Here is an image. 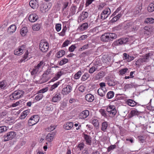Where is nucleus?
<instances>
[{
  "mask_svg": "<svg viewBox=\"0 0 154 154\" xmlns=\"http://www.w3.org/2000/svg\"><path fill=\"white\" fill-rule=\"evenodd\" d=\"M56 31L58 32L60 31L61 29V25L60 24H57L56 25Z\"/></svg>",
  "mask_w": 154,
  "mask_h": 154,
  "instance_id": "obj_59",
  "label": "nucleus"
},
{
  "mask_svg": "<svg viewBox=\"0 0 154 154\" xmlns=\"http://www.w3.org/2000/svg\"><path fill=\"white\" fill-rule=\"evenodd\" d=\"M101 88H99L97 91V93L101 97H103L105 96V92L102 91Z\"/></svg>",
  "mask_w": 154,
  "mask_h": 154,
  "instance_id": "obj_46",
  "label": "nucleus"
},
{
  "mask_svg": "<svg viewBox=\"0 0 154 154\" xmlns=\"http://www.w3.org/2000/svg\"><path fill=\"white\" fill-rule=\"evenodd\" d=\"M142 60H141V58H140L136 61L135 64L138 67H139L142 65Z\"/></svg>",
  "mask_w": 154,
  "mask_h": 154,
  "instance_id": "obj_51",
  "label": "nucleus"
},
{
  "mask_svg": "<svg viewBox=\"0 0 154 154\" xmlns=\"http://www.w3.org/2000/svg\"><path fill=\"white\" fill-rule=\"evenodd\" d=\"M106 82L107 83L108 85L110 86H114L119 84V82L115 81L112 78L109 77L106 78Z\"/></svg>",
  "mask_w": 154,
  "mask_h": 154,
  "instance_id": "obj_8",
  "label": "nucleus"
},
{
  "mask_svg": "<svg viewBox=\"0 0 154 154\" xmlns=\"http://www.w3.org/2000/svg\"><path fill=\"white\" fill-rule=\"evenodd\" d=\"M68 62V60L67 59L64 58L61 60L59 63V65L60 66H62Z\"/></svg>",
  "mask_w": 154,
  "mask_h": 154,
  "instance_id": "obj_44",
  "label": "nucleus"
},
{
  "mask_svg": "<svg viewBox=\"0 0 154 154\" xmlns=\"http://www.w3.org/2000/svg\"><path fill=\"white\" fill-rule=\"evenodd\" d=\"M83 137L86 141V144L91 145L92 142V138L91 136L87 134H84Z\"/></svg>",
  "mask_w": 154,
  "mask_h": 154,
  "instance_id": "obj_14",
  "label": "nucleus"
},
{
  "mask_svg": "<svg viewBox=\"0 0 154 154\" xmlns=\"http://www.w3.org/2000/svg\"><path fill=\"white\" fill-rule=\"evenodd\" d=\"M16 134V133L14 131H11L8 132L3 136L4 141H6L11 140L15 137Z\"/></svg>",
  "mask_w": 154,
  "mask_h": 154,
  "instance_id": "obj_5",
  "label": "nucleus"
},
{
  "mask_svg": "<svg viewBox=\"0 0 154 154\" xmlns=\"http://www.w3.org/2000/svg\"><path fill=\"white\" fill-rule=\"evenodd\" d=\"M77 7L75 6H73L71 8V14L72 15H74L75 14L76 12V10Z\"/></svg>",
  "mask_w": 154,
  "mask_h": 154,
  "instance_id": "obj_47",
  "label": "nucleus"
},
{
  "mask_svg": "<svg viewBox=\"0 0 154 154\" xmlns=\"http://www.w3.org/2000/svg\"><path fill=\"white\" fill-rule=\"evenodd\" d=\"M126 72H129L128 69V68H124L119 71V75H123L125 74Z\"/></svg>",
  "mask_w": 154,
  "mask_h": 154,
  "instance_id": "obj_42",
  "label": "nucleus"
},
{
  "mask_svg": "<svg viewBox=\"0 0 154 154\" xmlns=\"http://www.w3.org/2000/svg\"><path fill=\"white\" fill-rule=\"evenodd\" d=\"M89 74L87 73H85L81 78V80L84 81L87 80L89 77Z\"/></svg>",
  "mask_w": 154,
  "mask_h": 154,
  "instance_id": "obj_43",
  "label": "nucleus"
},
{
  "mask_svg": "<svg viewBox=\"0 0 154 154\" xmlns=\"http://www.w3.org/2000/svg\"><path fill=\"white\" fill-rule=\"evenodd\" d=\"M149 54H146L143 58H140L142 60V63L147 62L149 61Z\"/></svg>",
  "mask_w": 154,
  "mask_h": 154,
  "instance_id": "obj_28",
  "label": "nucleus"
},
{
  "mask_svg": "<svg viewBox=\"0 0 154 154\" xmlns=\"http://www.w3.org/2000/svg\"><path fill=\"white\" fill-rule=\"evenodd\" d=\"M65 54V51L63 50H62L57 52L56 56L57 58H60L63 56Z\"/></svg>",
  "mask_w": 154,
  "mask_h": 154,
  "instance_id": "obj_31",
  "label": "nucleus"
},
{
  "mask_svg": "<svg viewBox=\"0 0 154 154\" xmlns=\"http://www.w3.org/2000/svg\"><path fill=\"white\" fill-rule=\"evenodd\" d=\"M28 32V30L26 27H23L21 29L20 33L23 36H25Z\"/></svg>",
  "mask_w": 154,
  "mask_h": 154,
  "instance_id": "obj_30",
  "label": "nucleus"
},
{
  "mask_svg": "<svg viewBox=\"0 0 154 154\" xmlns=\"http://www.w3.org/2000/svg\"><path fill=\"white\" fill-rule=\"evenodd\" d=\"M116 145H111L107 148V151L108 152L116 148Z\"/></svg>",
  "mask_w": 154,
  "mask_h": 154,
  "instance_id": "obj_52",
  "label": "nucleus"
},
{
  "mask_svg": "<svg viewBox=\"0 0 154 154\" xmlns=\"http://www.w3.org/2000/svg\"><path fill=\"white\" fill-rule=\"evenodd\" d=\"M51 7L50 4H47L45 3H42L41 4L40 7V11L42 13L48 11Z\"/></svg>",
  "mask_w": 154,
  "mask_h": 154,
  "instance_id": "obj_9",
  "label": "nucleus"
},
{
  "mask_svg": "<svg viewBox=\"0 0 154 154\" xmlns=\"http://www.w3.org/2000/svg\"><path fill=\"white\" fill-rule=\"evenodd\" d=\"M124 59H125L127 60V61L128 62H129L133 60L134 59V57L133 56H130L128 54L125 53H124L123 54Z\"/></svg>",
  "mask_w": 154,
  "mask_h": 154,
  "instance_id": "obj_22",
  "label": "nucleus"
},
{
  "mask_svg": "<svg viewBox=\"0 0 154 154\" xmlns=\"http://www.w3.org/2000/svg\"><path fill=\"white\" fill-rule=\"evenodd\" d=\"M14 52V54L15 55H20L23 54L22 51H19V49L15 50Z\"/></svg>",
  "mask_w": 154,
  "mask_h": 154,
  "instance_id": "obj_63",
  "label": "nucleus"
},
{
  "mask_svg": "<svg viewBox=\"0 0 154 154\" xmlns=\"http://www.w3.org/2000/svg\"><path fill=\"white\" fill-rule=\"evenodd\" d=\"M70 41L68 40L65 41L63 43L62 45V47H65L67 46L69 44Z\"/></svg>",
  "mask_w": 154,
  "mask_h": 154,
  "instance_id": "obj_61",
  "label": "nucleus"
},
{
  "mask_svg": "<svg viewBox=\"0 0 154 154\" xmlns=\"http://www.w3.org/2000/svg\"><path fill=\"white\" fill-rule=\"evenodd\" d=\"M40 50L43 52H46L49 48V44L47 42L41 40L39 45Z\"/></svg>",
  "mask_w": 154,
  "mask_h": 154,
  "instance_id": "obj_2",
  "label": "nucleus"
},
{
  "mask_svg": "<svg viewBox=\"0 0 154 154\" xmlns=\"http://www.w3.org/2000/svg\"><path fill=\"white\" fill-rule=\"evenodd\" d=\"M63 74V72L62 71H60L57 72L55 76L57 77H58V79Z\"/></svg>",
  "mask_w": 154,
  "mask_h": 154,
  "instance_id": "obj_64",
  "label": "nucleus"
},
{
  "mask_svg": "<svg viewBox=\"0 0 154 154\" xmlns=\"http://www.w3.org/2000/svg\"><path fill=\"white\" fill-rule=\"evenodd\" d=\"M48 90V87H47L45 88H43L40 90L38 92V93H44L46 91H47Z\"/></svg>",
  "mask_w": 154,
  "mask_h": 154,
  "instance_id": "obj_60",
  "label": "nucleus"
},
{
  "mask_svg": "<svg viewBox=\"0 0 154 154\" xmlns=\"http://www.w3.org/2000/svg\"><path fill=\"white\" fill-rule=\"evenodd\" d=\"M133 87V85L131 84H126L125 85L124 87V89L125 90L128 89H130L131 88Z\"/></svg>",
  "mask_w": 154,
  "mask_h": 154,
  "instance_id": "obj_58",
  "label": "nucleus"
},
{
  "mask_svg": "<svg viewBox=\"0 0 154 154\" xmlns=\"http://www.w3.org/2000/svg\"><path fill=\"white\" fill-rule=\"evenodd\" d=\"M88 13L86 11H83L80 14L79 19L81 20H83L88 18Z\"/></svg>",
  "mask_w": 154,
  "mask_h": 154,
  "instance_id": "obj_17",
  "label": "nucleus"
},
{
  "mask_svg": "<svg viewBox=\"0 0 154 154\" xmlns=\"http://www.w3.org/2000/svg\"><path fill=\"white\" fill-rule=\"evenodd\" d=\"M88 23H85L82 24L79 27L80 30L82 31H84L86 30L88 27Z\"/></svg>",
  "mask_w": 154,
  "mask_h": 154,
  "instance_id": "obj_33",
  "label": "nucleus"
},
{
  "mask_svg": "<svg viewBox=\"0 0 154 154\" xmlns=\"http://www.w3.org/2000/svg\"><path fill=\"white\" fill-rule=\"evenodd\" d=\"M76 48L75 45H72L69 48V51L70 52H72L74 51L75 49Z\"/></svg>",
  "mask_w": 154,
  "mask_h": 154,
  "instance_id": "obj_56",
  "label": "nucleus"
},
{
  "mask_svg": "<svg viewBox=\"0 0 154 154\" xmlns=\"http://www.w3.org/2000/svg\"><path fill=\"white\" fill-rule=\"evenodd\" d=\"M82 72L81 71H79L75 75V78L76 79H78L82 75Z\"/></svg>",
  "mask_w": 154,
  "mask_h": 154,
  "instance_id": "obj_53",
  "label": "nucleus"
},
{
  "mask_svg": "<svg viewBox=\"0 0 154 154\" xmlns=\"http://www.w3.org/2000/svg\"><path fill=\"white\" fill-rule=\"evenodd\" d=\"M133 23L132 22H127L125 23L124 28L125 29L128 30L129 31L132 30L133 28Z\"/></svg>",
  "mask_w": 154,
  "mask_h": 154,
  "instance_id": "obj_12",
  "label": "nucleus"
},
{
  "mask_svg": "<svg viewBox=\"0 0 154 154\" xmlns=\"http://www.w3.org/2000/svg\"><path fill=\"white\" fill-rule=\"evenodd\" d=\"M29 113V111L28 110H26L24 111L22 114L21 116V119H24L26 117Z\"/></svg>",
  "mask_w": 154,
  "mask_h": 154,
  "instance_id": "obj_38",
  "label": "nucleus"
},
{
  "mask_svg": "<svg viewBox=\"0 0 154 154\" xmlns=\"http://www.w3.org/2000/svg\"><path fill=\"white\" fill-rule=\"evenodd\" d=\"M102 13H104L105 15H107L108 16L111 13V10L109 8H107L103 11Z\"/></svg>",
  "mask_w": 154,
  "mask_h": 154,
  "instance_id": "obj_41",
  "label": "nucleus"
},
{
  "mask_svg": "<svg viewBox=\"0 0 154 154\" xmlns=\"http://www.w3.org/2000/svg\"><path fill=\"white\" fill-rule=\"evenodd\" d=\"M73 124L72 122L66 123L64 125V128L66 130L70 129L73 126Z\"/></svg>",
  "mask_w": 154,
  "mask_h": 154,
  "instance_id": "obj_21",
  "label": "nucleus"
},
{
  "mask_svg": "<svg viewBox=\"0 0 154 154\" xmlns=\"http://www.w3.org/2000/svg\"><path fill=\"white\" fill-rule=\"evenodd\" d=\"M122 15L121 14H118L116 16L112 17H113L110 20L111 23H114L116 21L118 20L122 16Z\"/></svg>",
  "mask_w": 154,
  "mask_h": 154,
  "instance_id": "obj_23",
  "label": "nucleus"
},
{
  "mask_svg": "<svg viewBox=\"0 0 154 154\" xmlns=\"http://www.w3.org/2000/svg\"><path fill=\"white\" fill-rule=\"evenodd\" d=\"M14 95L16 97V99H18L22 97L24 93V91L22 90L15 91L14 92Z\"/></svg>",
  "mask_w": 154,
  "mask_h": 154,
  "instance_id": "obj_10",
  "label": "nucleus"
},
{
  "mask_svg": "<svg viewBox=\"0 0 154 154\" xmlns=\"http://www.w3.org/2000/svg\"><path fill=\"white\" fill-rule=\"evenodd\" d=\"M139 113L137 110H132L130 113L128 114V117L131 118L135 116H138Z\"/></svg>",
  "mask_w": 154,
  "mask_h": 154,
  "instance_id": "obj_19",
  "label": "nucleus"
},
{
  "mask_svg": "<svg viewBox=\"0 0 154 154\" xmlns=\"http://www.w3.org/2000/svg\"><path fill=\"white\" fill-rule=\"evenodd\" d=\"M39 117L38 115H34L29 119L28 123L29 126H32L36 124L39 121Z\"/></svg>",
  "mask_w": 154,
  "mask_h": 154,
  "instance_id": "obj_3",
  "label": "nucleus"
},
{
  "mask_svg": "<svg viewBox=\"0 0 154 154\" xmlns=\"http://www.w3.org/2000/svg\"><path fill=\"white\" fill-rule=\"evenodd\" d=\"M89 112L88 110H85L80 113L79 118L81 119H85L89 116Z\"/></svg>",
  "mask_w": 154,
  "mask_h": 154,
  "instance_id": "obj_11",
  "label": "nucleus"
},
{
  "mask_svg": "<svg viewBox=\"0 0 154 154\" xmlns=\"http://www.w3.org/2000/svg\"><path fill=\"white\" fill-rule=\"evenodd\" d=\"M44 63V62L42 61H41L35 67V68L38 70L43 65Z\"/></svg>",
  "mask_w": 154,
  "mask_h": 154,
  "instance_id": "obj_54",
  "label": "nucleus"
},
{
  "mask_svg": "<svg viewBox=\"0 0 154 154\" xmlns=\"http://www.w3.org/2000/svg\"><path fill=\"white\" fill-rule=\"evenodd\" d=\"M61 95L59 93L56 94L52 98V101L55 103L60 101L61 99Z\"/></svg>",
  "mask_w": 154,
  "mask_h": 154,
  "instance_id": "obj_18",
  "label": "nucleus"
},
{
  "mask_svg": "<svg viewBox=\"0 0 154 154\" xmlns=\"http://www.w3.org/2000/svg\"><path fill=\"white\" fill-rule=\"evenodd\" d=\"M126 141L127 142H129L131 143H134V138L131 137H127L126 139Z\"/></svg>",
  "mask_w": 154,
  "mask_h": 154,
  "instance_id": "obj_57",
  "label": "nucleus"
},
{
  "mask_svg": "<svg viewBox=\"0 0 154 154\" xmlns=\"http://www.w3.org/2000/svg\"><path fill=\"white\" fill-rule=\"evenodd\" d=\"M86 100L89 102H92L94 100V96L91 94H88L85 96Z\"/></svg>",
  "mask_w": 154,
  "mask_h": 154,
  "instance_id": "obj_20",
  "label": "nucleus"
},
{
  "mask_svg": "<svg viewBox=\"0 0 154 154\" xmlns=\"http://www.w3.org/2000/svg\"><path fill=\"white\" fill-rule=\"evenodd\" d=\"M7 83L5 81H3L0 82V89H5L6 88Z\"/></svg>",
  "mask_w": 154,
  "mask_h": 154,
  "instance_id": "obj_32",
  "label": "nucleus"
},
{
  "mask_svg": "<svg viewBox=\"0 0 154 154\" xmlns=\"http://www.w3.org/2000/svg\"><path fill=\"white\" fill-rule=\"evenodd\" d=\"M145 23L149 24L152 23H154V19L152 17L147 18L145 19Z\"/></svg>",
  "mask_w": 154,
  "mask_h": 154,
  "instance_id": "obj_34",
  "label": "nucleus"
},
{
  "mask_svg": "<svg viewBox=\"0 0 154 154\" xmlns=\"http://www.w3.org/2000/svg\"><path fill=\"white\" fill-rule=\"evenodd\" d=\"M60 83V82H58L57 83H54L51 86L50 90L52 91L54 89L57 87L59 85Z\"/></svg>",
  "mask_w": 154,
  "mask_h": 154,
  "instance_id": "obj_50",
  "label": "nucleus"
},
{
  "mask_svg": "<svg viewBox=\"0 0 154 154\" xmlns=\"http://www.w3.org/2000/svg\"><path fill=\"white\" fill-rule=\"evenodd\" d=\"M53 67H51L50 66H49L48 68V69L46 70L45 72L43 74V77L45 76V75H48L49 74H51L52 72V68H53Z\"/></svg>",
  "mask_w": 154,
  "mask_h": 154,
  "instance_id": "obj_29",
  "label": "nucleus"
},
{
  "mask_svg": "<svg viewBox=\"0 0 154 154\" xmlns=\"http://www.w3.org/2000/svg\"><path fill=\"white\" fill-rule=\"evenodd\" d=\"M8 129V128L5 126H0V133H2L7 131Z\"/></svg>",
  "mask_w": 154,
  "mask_h": 154,
  "instance_id": "obj_45",
  "label": "nucleus"
},
{
  "mask_svg": "<svg viewBox=\"0 0 154 154\" xmlns=\"http://www.w3.org/2000/svg\"><path fill=\"white\" fill-rule=\"evenodd\" d=\"M36 96L35 97V100L37 101H39L43 97V95L42 94L40 93Z\"/></svg>",
  "mask_w": 154,
  "mask_h": 154,
  "instance_id": "obj_49",
  "label": "nucleus"
},
{
  "mask_svg": "<svg viewBox=\"0 0 154 154\" xmlns=\"http://www.w3.org/2000/svg\"><path fill=\"white\" fill-rule=\"evenodd\" d=\"M126 103L127 104L131 106H134L137 104L136 102L131 99L128 100L126 101Z\"/></svg>",
  "mask_w": 154,
  "mask_h": 154,
  "instance_id": "obj_24",
  "label": "nucleus"
},
{
  "mask_svg": "<svg viewBox=\"0 0 154 154\" xmlns=\"http://www.w3.org/2000/svg\"><path fill=\"white\" fill-rule=\"evenodd\" d=\"M117 38V35L115 33H106L102 35L101 37V40L103 42H108L112 41Z\"/></svg>",
  "mask_w": 154,
  "mask_h": 154,
  "instance_id": "obj_1",
  "label": "nucleus"
},
{
  "mask_svg": "<svg viewBox=\"0 0 154 154\" xmlns=\"http://www.w3.org/2000/svg\"><path fill=\"white\" fill-rule=\"evenodd\" d=\"M38 70L36 69V68L35 67V68L32 69V71L31 72V74L32 75H33L35 74H36Z\"/></svg>",
  "mask_w": 154,
  "mask_h": 154,
  "instance_id": "obj_62",
  "label": "nucleus"
},
{
  "mask_svg": "<svg viewBox=\"0 0 154 154\" xmlns=\"http://www.w3.org/2000/svg\"><path fill=\"white\" fill-rule=\"evenodd\" d=\"M30 6L33 9H35L38 8V2L36 0H31L29 2Z\"/></svg>",
  "mask_w": 154,
  "mask_h": 154,
  "instance_id": "obj_13",
  "label": "nucleus"
},
{
  "mask_svg": "<svg viewBox=\"0 0 154 154\" xmlns=\"http://www.w3.org/2000/svg\"><path fill=\"white\" fill-rule=\"evenodd\" d=\"M105 75V72L103 71H100L96 74L95 76V79L96 80H100L102 79Z\"/></svg>",
  "mask_w": 154,
  "mask_h": 154,
  "instance_id": "obj_15",
  "label": "nucleus"
},
{
  "mask_svg": "<svg viewBox=\"0 0 154 154\" xmlns=\"http://www.w3.org/2000/svg\"><path fill=\"white\" fill-rule=\"evenodd\" d=\"M92 123L97 129L98 128L99 123L98 120L97 119H93Z\"/></svg>",
  "mask_w": 154,
  "mask_h": 154,
  "instance_id": "obj_40",
  "label": "nucleus"
},
{
  "mask_svg": "<svg viewBox=\"0 0 154 154\" xmlns=\"http://www.w3.org/2000/svg\"><path fill=\"white\" fill-rule=\"evenodd\" d=\"M16 29V26L14 25H12L8 28V31L10 33L14 32Z\"/></svg>",
  "mask_w": 154,
  "mask_h": 154,
  "instance_id": "obj_26",
  "label": "nucleus"
},
{
  "mask_svg": "<svg viewBox=\"0 0 154 154\" xmlns=\"http://www.w3.org/2000/svg\"><path fill=\"white\" fill-rule=\"evenodd\" d=\"M98 66L97 65H95L91 67L89 71L90 73H92L94 71L98 70Z\"/></svg>",
  "mask_w": 154,
  "mask_h": 154,
  "instance_id": "obj_36",
  "label": "nucleus"
},
{
  "mask_svg": "<svg viewBox=\"0 0 154 154\" xmlns=\"http://www.w3.org/2000/svg\"><path fill=\"white\" fill-rule=\"evenodd\" d=\"M41 26L40 24H36L33 25L32 28L34 31H38L39 30Z\"/></svg>",
  "mask_w": 154,
  "mask_h": 154,
  "instance_id": "obj_39",
  "label": "nucleus"
},
{
  "mask_svg": "<svg viewBox=\"0 0 154 154\" xmlns=\"http://www.w3.org/2000/svg\"><path fill=\"white\" fill-rule=\"evenodd\" d=\"M114 95V93L113 91H110L108 92L106 95V97L108 99L112 98Z\"/></svg>",
  "mask_w": 154,
  "mask_h": 154,
  "instance_id": "obj_37",
  "label": "nucleus"
},
{
  "mask_svg": "<svg viewBox=\"0 0 154 154\" xmlns=\"http://www.w3.org/2000/svg\"><path fill=\"white\" fill-rule=\"evenodd\" d=\"M72 90V87L70 85H65L62 89L61 93L63 95L68 94Z\"/></svg>",
  "mask_w": 154,
  "mask_h": 154,
  "instance_id": "obj_6",
  "label": "nucleus"
},
{
  "mask_svg": "<svg viewBox=\"0 0 154 154\" xmlns=\"http://www.w3.org/2000/svg\"><path fill=\"white\" fill-rule=\"evenodd\" d=\"M54 137L52 136H50V135L48 134L46 136V139L48 141V142H51L54 139Z\"/></svg>",
  "mask_w": 154,
  "mask_h": 154,
  "instance_id": "obj_48",
  "label": "nucleus"
},
{
  "mask_svg": "<svg viewBox=\"0 0 154 154\" xmlns=\"http://www.w3.org/2000/svg\"><path fill=\"white\" fill-rule=\"evenodd\" d=\"M147 10L149 12L154 11V1L149 5L147 7Z\"/></svg>",
  "mask_w": 154,
  "mask_h": 154,
  "instance_id": "obj_25",
  "label": "nucleus"
},
{
  "mask_svg": "<svg viewBox=\"0 0 154 154\" xmlns=\"http://www.w3.org/2000/svg\"><path fill=\"white\" fill-rule=\"evenodd\" d=\"M56 127L54 125H51L49 127H48L46 130L48 131H51L54 130L56 128Z\"/></svg>",
  "mask_w": 154,
  "mask_h": 154,
  "instance_id": "obj_55",
  "label": "nucleus"
},
{
  "mask_svg": "<svg viewBox=\"0 0 154 154\" xmlns=\"http://www.w3.org/2000/svg\"><path fill=\"white\" fill-rule=\"evenodd\" d=\"M38 19V17L35 14H31L29 17V20L31 22L36 21Z\"/></svg>",
  "mask_w": 154,
  "mask_h": 154,
  "instance_id": "obj_16",
  "label": "nucleus"
},
{
  "mask_svg": "<svg viewBox=\"0 0 154 154\" xmlns=\"http://www.w3.org/2000/svg\"><path fill=\"white\" fill-rule=\"evenodd\" d=\"M129 39L128 38H122L115 41L113 44L115 46L126 44L128 42Z\"/></svg>",
  "mask_w": 154,
  "mask_h": 154,
  "instance_id": "obj_4",
  "label": "nucleus"
},
{
  "mask_svg": "<svg viewBox=\"0 0 154 154\" xmlns=\"http://www.w3.org/2000/svg\"><path fill=\"white\" fill-rule=\"evenodd\" d=\"M108 125V123L107 122H104L102 123L101 130L104 132L106 131V130Z\"/></svg>",
  "mask_w": 154,
  "mask_h": 154,
  "instance_id": "obj_27",
  "label": "nucleus"
},
{
  "mask_svg": "<svg viewBox=\"0 0 154 154\" xmlns=\"http://www.w3.org/2000/svg\"><path fill=\"white\" fill-rule=\"evenodd\" d=\"M22 101L20 100L19 101L15 103H14L12 104V106L13 107H15L19 105H21L23 104L24 103L25 100H22Z\"/></svg>",
  "mask_w": 154,
  "mask_h": 154,
  "instance_id": "obj_35",
  "label": "nucleus"
},
{
  "mask_svg": "<svg viewBox=\"0 0 154 154\" xmlns=\"http://www.w3.org/2000/svg\"><path fill=\"white\" fill-rule=\"evenodd\" d=\"M106 110L109 113V116L111 117L115 116L116 113V109L114 105L109 106L107 108Z\"/></svg>",
  "mask_w": 154,
  "mask_h": 154,
  "instance_id": "obj_7",
  "label": "nucleus"
}]
</instances>
